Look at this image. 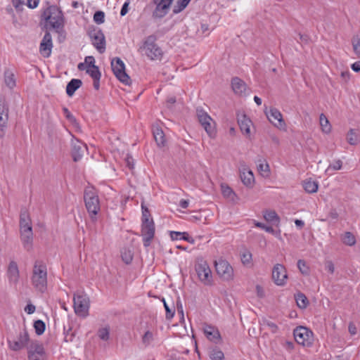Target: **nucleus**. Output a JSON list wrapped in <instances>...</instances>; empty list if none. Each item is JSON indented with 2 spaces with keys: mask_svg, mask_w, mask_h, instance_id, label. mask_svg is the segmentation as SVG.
Segmentation results:
<instances>
[{
  "mask_svg": "<svg viewBox=\"0 0 360 360\" xmlns=\"http://www.w3.org/2000/svg\"><path fill=\"white\" fill-rule=\"evenodd\" d=\"M141 235L143 236V245H150V240L155 234V224L148 208L143 202H141Z\"/></svg>",
  "mask_w": 360,
  "mask_h": 360,
  "instance_id": "nucleus-1",
  "label": "nucleus"
},
{
  "mask_svg": "<svg viewBox=\"0 0 360 360\" xmlns=\"http://www.w3.org/2000/svg\"><path fill=\"white\" fill-rule=\"evenodd\" d=\"M32 283L38 291L44 292L47 288L46 266L41 261H36L33 267Z\"/></svg>",
  "mask_w": 360,
  "mask_h": 360,
  "instance_id": "nucleus-2",
  "label": "nucleus"
},
{
  "mask_svg": "<svg viewBox=\"0 0 360 360\" xmlns=\"http://www.w3.org/2000/svg\"><path fill=\"white\" fill-rule=\"evenodd\" d=\"M20 231L24 245L30 244L32 241L33 233L30 214L25 207H22L20 210Z\"/></svg>",
  "mask_w": 360,
  "mask_h": 360,
  "instance_id": "nucleus-3",
  "label": "nucleus"
},
{
  "mask_svg": "<svg viewBox=\"0 0 360 360\" xmlns=\"http://www.w3.org/2000/svg\"><path fill=\"white\" fill-rule=\"evenodd\" d=\"M84 200L87 212L94 219L100 210V202L96 189L86 187L84 191Z\"/></svg>",
  "mask_w": 360,
  "mask_h": 360,
  "instance_id": "nucleus-4",
  "label": "nucleus"
},
{
  "mask_svg": "<svg viewBox=\"0 0 360 360\" xmlns=\"http://www.w3.org/2000/svg\"><path fill=\"white\" fill-rule=\"evenodd\" d=\"M157 41V37L154 34L149 35L143 41V45L141 47L145 54L150 60H160L163 56V51L155 43Z\"/></svg>",
  "mask_w": 360,
  "mask_h": 360,
  "instance_id": "nucleus-5",
  "label": "nucleus"
},
{
  "mask_svg": "<svg viewBox=\"0 0 360 360\" xmlns=\"http://www.w3.org/2000/svg\"><path fill=\"white\" fill-rule=\"evenodd\" d=\"M41 18L49 22L53 29L63 27V16L62 11L56 6H49L41 14Z\"/></svg>",
  "mask_w": 360,
  "mask_h": 360,
  "instance_id": "nucleus-6",
  "label": "nucleus"
},
{
  "mask_svg": "<svg viewBox=\"0 0 360 360\" xmlns=\"http://www.w3.org/2000/svg\"><path fill=\"white\" fill-rule=\"evenodd\" d=\"M87 34L90 37L91 43L96 50L100 53H104L106 42L103 31L99 27L91 25L88 28Z\"/></svg>",
  "mask_w": 360,
  "mask_h": 360,
  "instance_id": "nucleus-7",
  "label": "nucleus"
},
{
  "mask_svg": "<svg viewBox=\"0 0 360 360\" xmlns=\"http://www.w3.org/2000/svg\"><path fill=\"white\" fill-rule=\"evenodd\" d=\"M195 269L200 281L205 285L212 283V271L207 262L202 257L196 258Z\"/></svg>",
  "mask_w": 360,
  "mask_h": 360,
  "instance_id": "nucleus-8",
  "label": "nucleus"
},
{
  "mask_svg": "<svg viewBox=\"0 0 360 360\" xmlns=\"http://www.w3.org/2000/svg\"><path fill=\"white\" fill-rule=\"evenodd\" d=\"M214 267L217 275L225 281H230L233 279L234 271L231 265L221 257L215 260Z\"/></svg>",
  "mask_w": 360,
  "mask_h": 360,
  "instance_id": "nucleus-9",
  "label": "nucleus"
},
{
  "mask_svg": "<svg viewBox=\"0 0 360 360\" xmlns=\"http://www.w3.org/2000/svg\"><path fill=\"white\" fill-rule=\"evenodd\" d=\"M196 116L201 126L205 129L209 136L214 137L216 134L214 122L211 117L201 107L196 108Z\"/></svg>",
  "mask_w": 360,
  "mask_h": 360,
  "instance_id": "nucleus-10",
  "label": "nucleus"
},
{
  "mask_svg": "<svg viewBox=\"0 0 360 360\" xmlns=\"http://www.w3.org/2000/svg\"><path fill=\"white\" fill-rule=\"evenodd\" d=\"M111 68L118 80L126 85L131 84V79L125 71V65L120 58L115 57L112 60Z\"/></svg>",
  "mask_w": 360,
  "mask_h": 360,
  "instance_id": "nucleus-11",
  "label": "nucleus"
},
{
  "mask_svg": "<svg viewBox=\"0 0 360 360\" xmlns=\"http://www.w3.org/2000/svg\"><path fill=\"white\" fill-rule=\"evenodd\" d=\"M295 340L297 344L305 347H311L313 344V333L307 327L297 326L293 330Z\"/></svg>",
  "mask_w": 360,
  "mask_h": 360,
  "instance_id": "nucleus-12",
  "label": "nucleus"
},
{
  "mask_svg": "<svg viewBox=\"0 0 360 360\" xmlns=\"http://www.w3.org/2000/svg\"><path fill=\"white\" fill-rule=\"evenodd\" d=\"M73 307L77 315L86 317L89 309V300L86 295L75 294L73 298Z\"/></svg>",
  "mask_w": 360,
  "mask_h": 360,
  "instance_id": "nucleus-13",
  "label": "nucleus"
},
{
  "mask_svg": "<svg viewBox=\"0 0 360 360\" xmlns=\"http://www.w3.org/2000/svg\"><path fill=\"white\" fill-rule=\"evenodd\" d=\"M174 0H152L151 4L155 6L152 13L154 19H162L166 16L171 8Z\"/></svg>",
  "mask_w": 360,
  "mask_h": 360,
  "instance_id": "nucleus-14",
  "label": "nucleus"
},
{
  "mask_svg": "<svg viewBox=\"0 0 360 360\" xmlns=\"http://www.w3.org/2000/svg\"><path fill=\"white\" fill-rule=\"evenodd\" d=\"M45 357L43 345L37 340L32 341L28 347L29 360H41Z\"/></svg>",
  "mask_w": 360,
  "mask_h": 360,
  "instance_id": "nucleus-15",
  "label": "nucleus"
},
{
  "mask_svg": "<svg viewBox=\"0 0 360 360\" xmlns=\"http://www.w3.org/2000/svg\"><path fill=\"white\" fill-rule=\"evenodd\" d=\"M30 341V336L27 329L25 328L23 331L20 333L18 340H8V346L13 351H19L23 349Z\"/></svg>",
  "mask_w": 360,
  "mask_h": 360,
  "instance_id": "nucleus-16",
  "label": "nucleus"
},
{
  "mask_svg": "<svg viewBox=\"0 0 360 360\" xmlns=\"http://www.w3.org/2000/svg\"><path fill=\"white\" fill-rule=\"evenodd\" d=\"M8 106L5 100L0 99V138L5 136V131L8 127Z\"/></svg>",
  "mask_w": 360,
  "mask_h": 360,
  "instance_id": "nucleus-17",
  "label": "nucleus"
},
{
  "mask_svg": "<svg viewBox=\"0 0 360 360\" xmlns=\"http://www.w3.org/2000/svg\"><path fill=\"white\" fill-rule=\"evenodd\" d=\"M288 276L283 265L277 264L272 270V279L277 285H284Z\"/></svg>",
  "mask_w": 360,
  "mask_h": 360,
  "instance_id": "nucleus-18",
  "label": "nucleus"
},
{
  "mask_svg": "<svg viewBox=\"0 0 360 360\" xmlns=\"http://www.w3.org/2000/svg\"><path fill=\"white\" fill-rule=\"evenodd\" d=\"M53 47L52 37L49 32L46 31L40 43V53L46 57H49L51 53Z\"/></svg>",
  "mask_w": 360,
  "mask_h": 360,
  "instance_id": "nucleus-19",
  "label": "nucleus"
},
{
  "mask_svg": "<svg viewBox=\"0 0 360 360\" xmlns=\"http://www.w3.org/2000/svg\"><path fill=\"white\" fill-rule=\"evenodd\" d=\"M86 146L79 141L77 140L72 143V157L74 162L79 161L83 155L84 150H86Z\"/></svg>",
  "mask_w": 360,
  "mask_h": 360,
  "instance_id": "nucleus-20",
  "label": "nucleus"
},
{
  "mask_svg": "<svg viewBox=\"0 0 360 360\" xmlns=\"http://www.w3.org/2000/svg\"><path fill=\"white\" fill-rule=\"evenodd\" d=\"M7 276L8 278V281L11 283L17 284L19 280L20 274L18 270V264L15 262L11 261L9 263L8 270H7Z\"/></svg>",
  "mask_w": 360,
  "mask_h": 360,
  "instance_id": "nucleus-21",
  "label": "nucleus"
},
{
  "mask_svg": "<svg viewBox=\"0 0 360 360\" xmlns=\"http://www.w3.org/2000/svg\"><path fill=\"white\" fill-rule=\"evenodd\" d=\"M204 333L207 339L214 343H218L221 340L220 333L214 326L206 325L204 328Z\"/></svg>",
  "mask_w": 360,
  "mask_h": 360,
  "instance_id": "nucleus-22",
  "label": "nucleus"
},
{
  "mask_svg": "<svg viewBox=\"0 0 360 360\" xmlns=\"http://www.w3.org/2000/svg\"><path fill=\"white\" fill-rule=\"evenodd\" d=\"M266 116L269 120L278 127H281L285 124L281 113L276 108H271L269 112L266 113Z\"/></svg>",
  "mask_w": 360,
  "mask_h": 360,
  "instance_id": "nucleus-23",
  "label": "nucleus"
},
{
  "mask_svg": "<svg viewBox=\"0 0 360 360\" xmlns=\"http://www.w3.org/2000/svg\"><path fill=\"white\" fill-rule=\"evenodd\" d=\"M238 123L240 131L246 136H250V126L252 124L251 120L245 115H242L238 118Z\"/></svg>",
  "mask_w": 360,
  "mask_h": 360,
  "instance_id": "nucleus-24",
  "label": "nucleus"
},
{
  "mask_svg": "<svg viewBox=\"0 0 360 360\" xmlns=\"http://www.w3.org/2000/svg\"><path fill=\"white\" fill-rule=\"evenodd\" d=\"M231 87L236 94H242L246 90V84L239 77H233L231 79Z\"/></svg>",
  "mask_w": 360,
  "mask_h": 360,
  "instance_id": "nucleus-25",
  "label": "nucleus"
},
{
  "mask_svg": "<svg viewBox=\"0 0 360 360\" xmlns=\"http://www.w3.org/2000/svg\"><path fill=\"white\" fill-rule=\"evenodd\" d=\"M240 179L243 184L247 187H252L255 182V177L251 170L244 169L240 172Z\"/></svg>",
  "mask_w": 360,
  "mask_h": 360,
  "instance_id": "nucleus-26",
  "label": "nucleus"
},
{
  "mask_svg": "<svg viewBox=\"0 0 360 360\" xmlns=\"http://www.w3.org/2000/svg\"><path fill=\"white\" fill-rule=\"evenodd\" d=\"M82 85V82L79 79H72L66 86V94L68 96H72L75 92Z\"/></svg>",
  "mask_w": 360,
  "mask_h": 360,
  "instance_id": "nucleus-27",
  "label": "nucleus"
},
{
  "mask_svg": "<svg viewBox=\"0 0 360 360\" xmlns=\"http://www.w3.org/2000/svg\"><path fill=\"white\" fill-rule=\"evenodd\" d=\"M153 136L155 141L159 147H163L165 146L166 139L165 134L162 129L160 127H155L153 129Z\"/></svg>",
  "mask_w": 360,
  "mask_h": 360,
  "instance_id": "nucleus-28",
  "label": "nucleus"
},
{
  "mask_svg": "<svg viewBox=\"0 0 360 360\" xmlns=\"http://www.w3.org/2000/svg\"><path fill=\"white\" fill-rule=\"evenodd\" d=\"M295 299L297 307L300 309H306L309 304L306 295L301 292H298L295 295Z\"/></svg>",
  "mask_w": 360,
  "mask_h": 360,
  "instance_id": "nucleus-29",
  "label": "nucleus"
},
{
  "mask_svg": "<svg viewBox=\"0 0 360 360\" xmlns=\"http://www.w3.org/2000/svg\"><path fill=\"white\" fill-rule=\"evenodd\" d=\"M303 188L308 193H316L319 188V184L316 181H312L311 179H306L303 181Z\"/></svg>",
  "mask_w": 360,
  "mask_h": 360,
  "instance_id": "nucleus-30",
  "label": "nucleus"
},
{
  "mask_svg": "<svg viewBox=\"0 0 360 360\" xmlns=\"http://www.w3.org/2000/svg\"><path fill=\"white\" fill-rule=\"evenodd\" d=\"M4 82L10 89H13L16 85L14 74L8 69L4 72Z\"/></svg>",
  "mask_w": 360,
  "mask_h": 360,
  "instance_id": "nucleus-31",
  "label": "nucleus"
},
{
  "mask_svg": "<svg viewBox=\"0 0 360 360\" xmlns=\"http://www.w3.org/2000/svg\"><path fill=\"white\" fill-rule=\"evenodd\" d=\"M347 141L352 146H356L360 141L359 135L354 129H350L347 134Z\"/></svg>",
  "mask_w": 360,
  "mask_h": 360,
  "instance_id": "nucleus-32",
  "label": "nucleus"
},
{
  "mask_svg": "<svg viewBox=\"0 0 360 360\" xmlns=\"http://www.w3.org/2000/svg\"><path fill=\"white\" fill-rule=\"evenodd\" d=\"M240 259L245 266L250 268L253 266L252 255L248 250H245V251L240 254Z\"/></svg>",
  "mask_w": 360,
  "mask_h": 360,
  "instance_id": "nucleus-33",
  "label": "nucleus"
},
{
  "mask_svg": "<svg viewBox=\"0 0 360 360\" xmlns=\"http://www.w3.org/2000/svg\"><path fill=\"white\" fill-rule=\"evenodd\" d=\"M209 356L212 360H224V354L217 347H214L209 350Z\"/></svg>",
  "mask_w": 360,
  "mask_h": 360,
  "instance_id": "nucleus-34",
  "label": "nucleus"
},
{
  "mask_svg": "<svg viewBox=\"0 0 360 360\" xmlns=\"http://www.w3.org/2000/svg\"><path fill=\"white\" fill-rule=\"evenodd\" d=\"M191 0H177L173 6L172 12L174 14H178L184 10Z\"/></svg>",
  "mask_w": 360,
  "mask_h": 360,
  "instance_id": "nucleus-35",
  "label": "nucleus"
},
{
  "mask_svg": "<svg viewBox=\"0 0 360 360\" xmlns=\"http://www.w3.org/2000/svg\"><path fill=\"white\" fill-rule=\"evenodd\" d=\"M121 257L126 264H129L132 262L134 252L130 249H123L121 251Z\"/></svg>",
  "mask_w": 360,
  "mask_h": 360,
  "instance_id": "nucleus-36",
  "label": "nucleus"
},
{
  "mask_svg": "<svg viewBox=\"0 0 360 360\" xmlns=\"http://www.w3.org/2000/svg\"><path fill=\"white\" fill-rule=\"evenodd\" d=\"M342 240L344 244L348 246L354 245L356 242L355 237L351 232H345L342 237Z\"/></svg>",
  "mask_w": 360,
  "mask_h": 360,
  "instance_id": "nucleus-37",
  "label": "nucleus"
},
{
  "mask_svg": "<svg viewBox=\"0 0 360 360\" xmlns=\"http://www.w3.org/2000/svg\"><path fill=\"white\" fill-rule=\"evenodd\" d=\"M319 120L323 131L326 134L329 133L331 130V126L327 117L323 114H321Z\"/></svg>",
  "mask_w": 360,
  "mask_h": 360,
  "instance_id": "nucleus-38",
  "label": "nucleus"
},
{
  "mask_svg": "<svg viewBox=\"0 0 360 360\" xmlns=\"http://www.w3.org/2000/svg\"><path fill=\"white\" fill-rule=\"evenodd\" d=\"M33 326L37 335H42L46 330L45 323L39 319L34 322Z\"/></svg>",
  "mask_w": 360,
  "mask_h": 360,
  "instance_id": "nucleus-39",
  "label": "nucleus"
},
{
  "mask_svg": "<svg viewBox=\"0 0 360 360\" xmlns=\"http://www.w3.org/2000/svg\"><path fill=\"white\" fill-rule=\"evenodd\" d=\"M264 217L267 221L272 223L279 221V217L276 212L274 210H266L264 214Z\"/></svg>",
  "mask_w": 360,
  "mask_h": 360,
  "instance_id": "nucleus-40",
  "label": "nucleus"
},
{
  "mask_svg": "<svg viewBox=\"0 0 360 360\" xmlns=\"http://www.w3.org/2000/svg\"><path fill=\"white\" fill-rule=\"evenodd\" d=\"M97 335L101 340L107 341L110 338V326H107L99 328L97 331Z\"/></svg>",
  "mask_w": 360,
  "mask_h": 360,
  "instance_id": "nucleus-41",
  "label": "nucleus"
},
{
  "mask_svg": "<svg viewBox=\"0 0 360 360\" xmlns=\"http://www.w3.org/2000/svg\"><path fill=\"white\" fill-rule=\"evenodd\" d=\"M153 334L151 331L147 330L142 336V343L145 347H148L153 340Z\"/></svg>",
  "mask_w": 360,
  "mask_h": 360,
  "instance_id": "nucleus-42",
  "label": "nucleus"
},
{
  "mask_svg": "<svg viewBox=\"0 0 360 360\" xmlns=\"http://www.w3.org/2000/svg\"><path fill=\"white\" fill-rule=\"evenodd\" d=\"M86 72L93 79L101 78V74L98 66L94 67L92 68H87Z\"/></svg>",
  "mask_w": 360,
  "mask_h": 360,
  "instance_id": "nucleus-43",
  "label": "nucleus"
},
{
  "mask_svg": "<svg viewBox=\"0 0 360 360\" xmlns=\"http://www.w3.org/2000/svg\"><path fill=\"white\" fill-rule=\"evenodd\" d=\"M94 20L98 24H102L105 21V13L102 11H97L94 14Z\"/></svg>",
  "mask_w": 360,
  "mask_h": 360,
  "instance_id": "nucleus-44",
  "label": "nucleus"
},
{
  "mask_svg": "<svg viewBox=\"0 0 360 360\" xmlns=\"http://www.w3.org/2000/svg\"><path fill=\"white\" fill-rule=\"evenodd\" d=\"M221 191H222L223 195L226 198H229L233 199V196L236 195V194L233 192V191L232 190V188L231 187H229V186L221 185Z\"/></svg>",
  "mask_w": 360,
  "mask_h": 360,
  "instance_id": "nucleus-45",
  "label": "nucleus"
},
{
  "mask_svg": "<svg viewBox=\"0 0 360 360\" xmlns=\"http://www.w3.org/2000/svg\"><path fill=\"white\" fill-rule=\"evenodd\" d=\"M297 267L302 274L308 275L309 274V267L307 266L306 262L302 259H299L297 262Z\"/></svg>",
  "mask_w": 360,
  "mask_h": 360,
  "instance_id": "nucleus-46",
  "label": "nucleus"
},
{
  "mask_svg": "<svg viewBox=\"0 0 360 360\" xmlns=\"http://www.w3.org/2000/svg\"><path fill=\"white\" fill-rule=\"evenodd\" d=\"M165 309L166 311V319L170 320L174 317L175 313V308L174 304L172 307H169L167 302H165Z\"/></svg>",
  "mask_w": 360,
  "mask_h": 360,
  "instance_id": "nucleus-47",
  "label": "nucleus"
},
{
  "mask_svg": "<svg viewBox=\"0 0 360 360\" xmlns=\"http://www.w3.org/2000/svg\"><path fill=\"white\" fill-rule=\"evenodd\" d=\"M352 43L354 53L360 57V38L357 36L354 37Z\"/></svg>",
  "mask_w": 360,
  "mask_h": 360,
  "instance_id": "nucleus-48",
  "label": "nucleus"
},
{
  "mask_svg": "<svg viewBox=\"0 0 360 360\" xmlns=\"http://www.w3.org/2000/svg\"><path fill=\"white\" fill-rule=\"evenodd\" d=\"M262 321H263V325L265 326H267L271 333H277L278 328L276 323H274V322H272L269 320H267V319H264Z\"/></svg>",
  "mask_w": 360,
  "mask_h": 360,
  "instance_id": "nucleus-49",
  "label": "nucleus"
},
{
  "mask_svg": "<svg viewBox=\"0 0 360 360\" xmlns=\"http://www.w3.org/2000/svg\"><path fill=\"white\" fill-rule=\"evenodd\" d=\"M63 112L66 119L72 124H77V120L66 107L63 108Z\"/></svg>",
  "mask_w": 360,
  "mask_h": 360,
  "instance_id": "nucleus-50",
  "label": "nucleus"
},
{
  "mask_svg": "<svg viewBox=\"0 0 360 360\" xmlns=\"http://www.w3.org/2000/svg\"><path fill=\"white\" fill-rule=\"evenodd\" d=\"M185 236H188L187 232L170 231V238L172 240H183Z\"/></svg>",
  "mask_w": 360,
  "mask_h": 360,
  "instance_id": "nucleus-51",
  "label": "nucleus"
},
{
  "mask_svg": "<svg viewBox=\"0 0 360 360\" xmlns=\"http://www.w3.org/2000/svg\"><path fill=\"white\" fill-rule=\"evenodd\" d=\"M64 334H65V338H64V340L65 342H72L74 339V337H75V333L74 332H72V328L70 327L68 330H65V328H64Z\"/></svg>",
  "mask_w": 360,
  "mask_h": 360,
  "instance_id": "nucleus-52",
  "label": "nucleus"
},
{
  "mask_svg": "<svg viewBox=\"0 0 360 360\" xmlns=\"http://www.w3.org/2000/svg\"><path fill=\"white\" fill-rule=\"evenodd\" d=\"M342 167V162L340 160L335 161L333 164H330L328 168V170L332 169L333 170H339Z\"/></svg>",
  "mask_w": 360,
  "mask_h": 360,
  "instance_id": "nucleus-53",
  "label": "nucleus"
},
{
  "mask_svg": "<svg viewBox=\"0 0 360 360\" xmlns=\"http://www.w3.org/2000/svg\"><path fill=\"white\" fill-rule=\"evenodd\" d=\"M85 64L87 68L96 67V65H95V59L93 56H86L85 58Z\"/></svg>",
  "mask_w": 360,
  "mask_h": 360,
  "instance_id": "nucleus-54",
  "label": "nucleus"
},
{
  "mask_svg": "<svg viewBox=\"0 0 360 360\" xmlns=\"http://www.w3.org/2000/svg\"><path fill=\"white\" fill-rule=\"evenodd\" d=\"M12 4L17 11L22 10V5L24 4L23 0H12Z\"/></svg>",
  "mask_w": 360,
  "mask_h": 360,
  "instance_id": "nucleus-55",
  "label": "nucleus"
},
{
  "mask_svg": "<svg viewBox=\"0 0 360 360\" xmlns=\"http://www.w3.org/2000/svg\"><path fill=\"white\" fill-rule=\"evenodd\" d=\"M256 226H258V227L262 228V229H264L266 231H267L269 233L274 232V229H273L272 226H266V224H264L263 223L257 222L256 224Z\"/></svg>",
  "mask_w": 360,
  "mask_h": 360,
  "instance_id": "nucleus-56",
  "label": "nucleus"
},
{
  "mask_svg": "<svg viewBox=\"0 0 360 360\" xmlns=\"http://www.w3.org/2000/svg\"><path fill=\"white\" fill-rule=\"evenodd\" d=\"M39 0H27L26 5L30 8H35L38 6Z\"/></svg>",
  "mask_w": 360,
  "mask_h": 360,
  "instance_id": "nucleus-57",
  "label": "nucleus"
},
{
  "mask_svg": "<svg viewBox=\"0 0 360 360\" xmlns=\"http://www.w3.org/2000/svg\"><path fill=\"white\" fill-rule=\"evenodd\" d=\"M325 266H326V269L328 272H330V274H333L334 273L335 267H334V264L332 262V261H326V264H325Z\"/></svg>",
  "mask_w": 360,
  "mask_h": 360,
  "instance_id": "nucleus-58",
  "label": "nucleus"
},
{
  "mask_svg": "<svg viewBox=\"0 0 360 360\" xmlns=\"http://www.w3.org/2000/svg\"><path fill=\"white\" fill-rule=\"evenodd\" d=\"M348 330L351 335L356 334L357 329L355 324L353 322H350L348 326Z\"/></svg>",
  "mask_w": 360,
  "mask_h": 360,
  "instance_id": "nucleus-59",
  "label": "nucleus"
},
{
  "mask_svg": "<svg viewBox=\"0 0 360 360\" xmlns=\"http://www.w3.org/2000/svg\"><path fill=\"white\" fill-rule=\"evenodd\" d=\"M201 239V237L196 238L195 239L193 238L188 233V236H185L183 238L184 240L188 241L191 244H195L196 240H200Z\"/></svg>",
  "mask_w": 360,
  "mask_h": 360,
  "instance_id": "nucleus-60",
  "label": "nucleus"
},
{
  "mask_svg": "<svg viewBox=\"0 0 360 360\" xmlns=\"http://www.w3.org/2000/svg\"><path fill=\"white\" fill-rule=\"evenodd\" d=\"M36 309V307L34 305L32 304H27L25 308V311L28 314H32L34 312Z\"/></svg>",
  "mask_w": 360,
  "mask_h": 360,
  "instance_id": "nucleus-61",
  "label": "nucleus"
},
{
  "mask_svg": "<svg viewBox=\"0 0 360 360\" xmlns=\"http://www.w3.org/2000/svg\"><path fill=\"white\" fill-rule=\"evenodd\" d=\"M128 7H129V3L124 2V4L122 6L121 11H120V15L124 16L128 12Z\"/></svg>",
  "mask_w": 360,
  "mask_h": 360,
  "instance_id": "nucleus-62",
  "label": "nucleus"
},
{
  "mask_svg": "<svg viewBox=\"0 0 360 360\" xmlns=\"http://www.w3.org/2000/svg\"><path fill=\"white\" fill-rule=\"evenodd\" d=\"M258 169L261 172H269V166L267 163L264 165L263 163H260L258 165Z\"/></svg>",
  "mask_w": 360,
  "mask_h": 360,
  "instance_id": "nucleus-63",
  "label": "nucleus"
},
{
  "mask_svg": "<svg viewBox=\"0 0 360 360\" xmlns=\"http://www.w3.org/2000/svg\"><path fill=\"white\" fill-rule=\"evenodd\" d=\"M351 68L353 71H354L356 72H359L360 71V61H356V62L354 63L351 65Z\"/></svg>",
  "mask_w": 360,
  "mask_h": 360,
  "instance_id": "nucleus-64",
  "label": "nucleus"
}]
</instances>
